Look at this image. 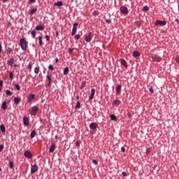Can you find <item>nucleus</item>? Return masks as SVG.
<instances>
[{
  "mask_svg": "<svg viewBox=\"0 0 179 179\" xmlns=\"http://www.w3.org/2000/svg\"><path fill=\"white\" fill-rule=\"evenodd\" d=\"M20 45L22 50L25 51L27 48V43L26 42L24 38H22L20 41Z\"/></svg>",
  "mask_w": 179,
  "mask_h": 179,
  "instance_id": "f257e3e1",
  "label": "nucleus"
},
{
  "mask_svg": "<svg viewBox=\"0 0 179 179\" xmlns=\"http://www.w3.org/2000/svg\"><path fill=\"white\" fill-rule=\"evenodd\" d=\"M38 111V108L37 106H34L31 109H29V114H31L33 116H35Z\"/></svg>",
  "mask_w": 179,
  "mask_h": 179,
  "instance_id": "f03ea898",
  "label": "nucleus"
},
{
  "mask_svg": "<svg viewBox=\"0 0 179 179\" xmlns=\"http://www.w3.org/2000/svg\"><path fill=\"white\" fill-rule=\"evenodd\" d=\"M120 12L124 15H127L129 13L127 7H125V6H122V7H120Z\"/></svg>",
  "mask_w": 179,
  "mask_h": 179,
  "instance_id": "7ed1b4c3",
  "label": "nucleus"
},
{
  "mask_svg": "<svg viewBox=\"0 0 179 179\" xmlns=\"http://www.w3.org/2000/svg\"><path fill=\"white\" fill-rule=\"evenodd\" d=\"M24 155L28 158V159H32L33 158V155L31 154V152L29 150H27L24 152Z\"/></svg>",
  "mask_w": 179,
  "mask_h": 179,
  "instance_id": "20e7f679",
  "label": "nucleus"
},
{
  "mask_svg": "<svg viewBox=\"0 0 179 179\" xmlns=\"http://www.w3.org/2000/svg\"><path fill=\"white\" fill-rule=\"evenodd\" d=\"M92 39V33H89L88 34H86L85 35V40L87 41V42H90Z\"/></svg>",
  "mask_w": 179,
  "mask_h": 179,
  "instance_id": "39448f33",
  "label": "nucleus"
},
{
  "mask_svg": "<svg viewBox=\"0 0 179 179\" xmlns=\"http://www.w3.org/2000/svg\"><path fill=\"white\" fill-rule=\"evenodd\" d=\"M155 25L156 26H165L166 25V21H160V20H157V21H156L155 22Z\"/></svg>",
  "mask_w": 179,
  "mask_h": 179,
  "instance_id": "423d86ee",
  "label": "nucleus"
},
{
  "mask_svg": "<svg viewBox=\"0 0 179 179\" xmlns=\"http://www.w3.org/2000/svg\"><path fill=\"white\" fill-rule=\"evenodd\" d=\"M78 26V23H75L73 24V30H72V34H71L72 36H74L76 34Z\"/></svg>",
  "mask_w": 179,
  "mask_h": 179,
  "instance_id": "0eeeda50",
  "label": "nucleus"
},
{
  "mask_svg": "<svg viewBox=\"0 0 179 179\" xmlns=\"http://www.w3.org/2000/svg\"><path fill=\"white\" fill-rule=\"evenodd\" d=\"M38 166L36 164H34L31 166V173H35L38 171Z\"/></svg>",
  "mask_w": 179,
  "mask_h": 179,
  "instance_id": "6e6552de",
  "label": "nucleus"
},
{
  "mask_svg": "<svg viewBox=\"0 0 179 179\" xmlns=\"http://www.w3.org/2000/svg\"><path fill=\"white\" fill-rule=\"evenodd\" d=\"M152 59H153V61L157 62H159L161 61V58L159 56H157L155 55H153L152 56Z\"/></svg>",
  "mask_w": 179,
  "mask_h": 179,
  "instance_id": "1a4fd4ad",
  "label": "nucleus"
},
{
  "mask_svg": "<svg viewBox=\"0 0 179 179\" xmlns=\"http://www.w3.org/2000/svg\"><path fill=\"white\" fill-rule=\"evenodd\" d=\"M23 123L25 126L28 127L29 124V120L27 117H24L23 118Z\"/></svg>",
  "mask_w": 179,
  "mask_h": 179,
  "instance_id": "9d476101",
  "label": "nucleus"
},
{
  "mask_svg": "<svg viewBox=\"0 0 179 179\" xmlns=\"http://www.w3.org/2000/svg\"><path fill=\"white\" fill-rule=\"evenodd\" d=\"M47 80H48V87H50V85H51V84H52V83H51V81H52V76L51 75H50V74H48V76H47Z\"/></svg>",
  "mask_w": 179,
  "mask_h": 179,
  "instance_id": "9b49d317",
  "label": "nucleus"
},
{
  "mask_svg": "<svg viewBox=\"0 0 179 179\" xmlns=\"http://www.w3.org/2000/svg\"><path fill=\"white\" fill-rule=\"evenodd\" d=\"M98 125L96 123H92L90 124V128L92 129V130H95L96 128H97Z\"/></svg>",
  "mask_w": 179,
  "mask_h": 179,
  "instance_id": "f8f14e48",
  "label": "nucleus"
},
{
  "mask_svg": "<svg viewBox=\"0 0 179 179\" xmlns=\"http://www.w3.org/2000/svg\"><path fill=\"white\" fill-rule=\"evenodd\" d=\"M113 106L118 107L121 104V101L120 100H115L113 101Z\"/></svg>",
  "mask_w": 179,
  "mask_h": 179,
  "instance_id": "ddd939ff",
  "label": "nucleus"
},
{
  "mask_svg": "<svg viewBox=\"0 0 179 179\" xmlns=\"http://www.w3.org/2000/svg\"><path fill=\"white\" fill-rule=\"evenodd\" d=\"M95 92H96V90L94 89H92L91 90V96H90V99H89L90 101L94 99V96L95 95Z\"/></svg>",
  "mask_w": 179,
  "mask_h": 179,
  "instance_id": "4468645a",
  "label": "nucleus"
},
{
  "mask_svg": "<svg viewBox=\"0 0 179 179\" xmlns=\"http://www.w3.org/2000/svg\"><path fill=\"white\" fill-rule=\"evenodd\" d=\"M121 91H122V86L121 85H118L116 87V92H117V94H120L121 93Z\"/></svg>",
  "mask_w": 179,
  "mask_h": 179,
  "instance_id": "2eb2a0df",
  "label": "nucleus"
},
{
  "mask_svg": "<svg viewBox=\"0 0 179 179\" xmlns=\"http://www.w3.org/2000/svg\"><path fill=\"white\" fill-rule=\"evenodd\" d=\"M15 62V59L13 58H11L8 62V65L10 66L11 67L13 66V64Z\"/></svg>",
  "mask_w": 179,
  "mask_h": 179,
  "instance_id": "dca6fc26",
  "label": "nucleus"
},
{
  "mask_svg": "<svg viewBox=\"0 0 179 179\" xmlns=\"http://www.w3.org/2000/svg\"><path fill=\"white\" fill-rule=\"evenodd\" d=\"M36 31H43L44 30V26L43 25H38L36 27Z\"/></svg>",
  "mask_w": 179,
  "mask_h": 179,
  "instance_id": "f3484780",
  "label": "nucleus"
},
{
  "mask_svg": "<svg viewBox=\"0 0 179 179\" xmlns=\"http://www.w3.org/2000/svg\"><path fill=\"white\" fill-rule=\"evenodd\" d=\"M120 62L122 65H123L125 68H127V63L124 59H121Z\"/></svg>",
  "mask_w": 179,
  "mask_h": 179,
  "instance_id": "a211bd4d",
  "label": "nucleus"
},
{
  "mask_svg": "<svg viewBox=\"0 0 179 179\" xmlns=\"http://www.w3.org/2000/svg\"><path fill=\"white\" fill-rule=\"evenodd\" d=\"M55 150V143H52L51 147L50 148V152H53Z\"/></svg>",
  "mask_w": 179,
  "mask_h": 179,
  "instance_id": "6ab92c4d",
  "label": "nucleus"
},
{
  "mask_svg": "<svg viewBox=\"0 0 179 179\" xmlns=\"http://www.w3.org/2000/svg\"><path fill=\"white\" fill-rule=\"evenodd\" d=\"M35 99V95L34 94H31L29 97V101L28 102L30 103L34 99Z\"/></svg>",
  "mask_w": 179,
  "mask_h": 179,
  "instance_id": "aec40b11",
  "label": "nucleus"
},
{
  "mask_svg": "<svg viewBox=\"0 0 179 179\" xmlns=\"http://www.w3.org/2000/svg\"><path fill=\"white\" fill-rule=\"evenodd\" d=\"M14 101H15V103L16 105H18L19 103L21 101V99H20V98L15 97V98L14 99Z\"/></svg>",
  "mask_w": 179,
  "mask_h": 179,
  "instance_id": "412c9836",
  "label": "nucleus"
},
{
  "mask_svg": "<svg viewBox=\"0 0 179 179\" xmlns=\"http://www.w3.org/2000/svg\"><path fill=\"white\" fill-rule=\"evenodd\" d=\"M54 5L55 6H63V3H62V1H57L56 3H54Z\"/></svg>",
  "mask_w": 179,
  "mask_h": 179,
  "instance_id": "4be33fe9",
  "label": "nucleus"
},
{
  "mask_svg": "<svg viewBox=\"0 0 179 179\" xmlns=\"http://www.w3.org/2000/svg\"><path fill=\"white\" fill-rule=\"evenodd\" d=\"M133 56L136 58L140 56V53L138 51H134L133 52Z\"/></svg>",
  "mask_w": 179,
  "mask_h": 179,
  "instance_id": "5701e85b",
  "label": "nucleus"
},
{
  "mask_svg": "<svg viewBox=\"0 0 179 179\" xmlns=\"http://www.w3.org/2000/svg\"><path fill=\"white\" fill-rule=\"evenodd\" d=\"M1 108L3 110H6L7 109V103L6 102H3L1 105Z\"/></svg>",
  "mask_w": 179,
  "mask_h": 179,
  "instance_id": "b1692460",
  "label": "nucleus"
},
{
  "mask_svg": "<svg viewBox=\"0 0 179 179\" xmlns=\"http://www.w3.org/2000/svg\"><path fill=\"white\" fill-rule=\"evenodd\" d=\"M38 41H39V45L40 46H42L43 45V38L41 36H39L38 37Z\"/></svg>",
  "mask_w": 179,
  "mask_h": 179,
  "instance_id": "393cba45",
  "label": "nucleus"
},
{
  "mask_svg": "<svg viewBox=\"0 0 179 179\" xmlns=\"http://www.w3.org/2000/svg\"><path fill=\"white\" fill-rule=\"evenodd\" d=\"M69 68H68V67H66V68L64 69V74L65 76H66V75L69 73Z\"/></svg>",
  "mask_w": 179,
  "mask_h": 179,
  "instance_id": "a878e982",
  "label": "nucleus"
},
{
  "mask_svg": "<svg viewBox=\"0 0 179 179\" xmlns=\"http://www.w3.org/2000/svg\"><path fill=\"white\" fill-rule=\"evenodd\" d=\"M37 8H33V10H31V13H30V15H34L36 12H37Z\"/></svg>",
  "mask_w": 179,
  "mask_h": 179,
  "instance_id": "bb28decb",
  "label": "nucleus"
},
{
  "mask_svg": "<svg viewBox=\"0 0 179 179\" xmlns=\"http://www.w3.org/2000/svg\"><path fill=\"white\" fill-rule=\"evenodd\" d=\"M0 129L3 133H4L6 131V127L3 124L1 125Z\"/></svg>",
  "mask_w": 179,
  "mask_h": 179,
  "instance_id": "cd10ccee",
  "label": "nucleus"
},
{
  "mask_svg": "<svg viewBox=\"0 0 179 179\" xmlns=\"http://www.w3.org/2000/svg\"><path fill=\"white\" fill-rule=\"evenodd\" d=\"M110 118L113 121H117V118L115 115H111Z\"/></svg>",
  "mask_w": 179,
  "mask_h": 179,
  "instance_id": "c85d7f7f",
  "label": "nucleus"
},
{
  "mask_svg": "<svg viewBox=\"0 0 179 179\" xmlns=\"http://www.w3.org/2000/svg\"><path fill=\"white\" fill-rule=\"evenodd\" d=\"M35 136H36V131L34 130V131L31 133L30 136H31V138H33L35 137Z\"/></svg>",
  "mask_w": 179,
  "mask_h": 179,
  "instance_id": "c756f323",
  "label": "nucleus"
},
{
  "mask_svg": "<svg viewBox=\"0 0 179 179\" xmlns=\"http://www.w3.org/2000/svg\"><path fill=\"white\" fill-rule=\"evenodd\" d=\"M31 36H32L33 38H36V33L35 31H32L31 33Z\"/></svg>",
  "mask_w": 179,
  "mask_h": 179,
  "instance_id": "7c9ffc66",
  "label": "nucleus"
},
{
  "mask_svg": "<svg viewBox=\"0 0 179 179\" xmlns=\"http://www.w3.org/2000/svg\"><path fill=\"white\" fill-rule=\"evenodd\" d=\"M9 73H10L9 77H10V80H13V77H14L13 72L10 71Z\"/></svg>",
  "mask_w": 179,
  "mask_h": 179,
  "instance_id": "2f4dec72",
  "label": "nucleus"
},
{
  "mask_svg": "<svg viewBox=\"0 0 179 179\" xmlns=\"http://www.w3.org/2000/svg\"><path fill=\"white\" fill-rule=\"evenodd\" d=\"M39 71H40V69H39L38 67L35 68V69H34V73H35L36 74H38V73H39Z\"/></svg>",
  "mask_w": 179,
  "mask_h": 179,
  "instance_id": "473e14b6",
  "label": "nucleus"
},
{
  "mask_svg": "<svg viewBox=\"0 0 179 179\" xmlns=\"http://www.w3.org/2000/svg\"><path fill=\"white\" fill-rule=\"evenodd\" d=\"M6 94L8 96H11L13 94V93L10 90H6Z\"/></svg>",
  "mask_w": 179,
  "mask_h": 179,
  "instance_id": "72a5a7b5",
  "label": "nucleus"
},
{
  "mask_svg": "<svg viewBox=\"0 0 179 179\" xmlns=\"http://www.w3.org/2000/svg\"><path fill=\"white\" fill-rule=\"evenodd\" d=\"M99 15V11H96V10L93 11V15L94 16H98Z\"/></svg>",
  "mask_w": 179,
  "mask_h": 179,
  "instance_id": "f704fd0d",
  "label": "nucleus"
},
{
  "mask_svg": "<svg viewBox=\"0 0 179 179\" xmlns=\"http://www.w3.org/2000/svg\"><path fill=\"white\" fill-rule=\"evenodd\" d=\"M15 89L18 91L20 90V86L19 84H16L15 86Z\"/></svg>",
  "mask_w": 179,
  "mask_h": 179,
  "instance_id": "c9c22d12",
  "label": "nucleus"
},
{
  "mask_svg": "<svg viewBox=\"0 0 179 179\" xmlns=\"http://www.w3.org/2000/svg\"><path fill=\"white\" fill-rule=\"evenodd\" d=\"M85 85H86V83H85V82H83V83H82V85H81L80 89H81V90H83V88L85 87Z\"/></svg>",
  "mask_w": 179,
  "mask_h": 179,
  "instance_id": "e433bc0d",
  "label": "nucleus"
},
{
  "mask_svg": "<svg viewBox=\"0 0 179 179\" xmlns=\"http://www.w3.org/2000/svg\"><path fill=\"white\" fill-rule=\"evenodd\" d=\"M76 109H79L80 108V103L79 101L77 102L76 106Z\"/></svg>",
  "mask_w": 179,
  "mask_h": 179,
  "instance_id": "4c0bfd02",
  "label": "nucleus"
},
{
  "mask_svg": "<svg viewBox=\"0 0 179 179\" xmlns=\"http://www.w3.org/2000/svg\"><path fill=\"white\" fill-rule=\"evenodd\" d=\"M143 10H144V11H148V10H149V7H148V6H145L143 7Z\"/></svg>",
  "mask_w": 179,
  "mask_h": 179,
  "instance_id": "58836bf2",
  "label": "nucleus"
},
{
  "mask_svg": "<svg viewBox=\"0 0 179 179\" xmlns=\"http://www.w3.org/2000/svg\"><path fill=\"white\" fill-rule=\"evenodd\" d=\"M10 169H13V167H14V164H13V162H10Z\"/></svg>",
  "mask_w": 179,
  "mask_h": 179,
  "instance_id": "ea45409f",
  "label": "nucleus"
},
{
  "mask_svg": "<svg viewBox=\"0 0 179 179\" xmlns=\"http://www.w3.org/2000/svg\"><path fill=\"white\" fill-rule=\"evenodd\" d=\"M12 51H13V50H12V48H8L7 49V53H8V54L10 53Z\"/></svg>",
  "mask_w": 179,
  "mask_h": 179,
  "instance_id": "a19ab883",
  "label": "nucleus"
},
{
  "mask_svg": "<svg viewBox=\"0 0 179 179\" xmlns=\"http://www.w3.org/2000/svg\"><path fill=\"white\" fill-rule=\"evenodd\" d=\"M48 68L51 71H54L55 70L54 66L52 65H50Z\"/></svg>",
  "mask_w": 179,
  "mask_h": 179,
  "instance_id": "79ce46f5",
  "label": "nucleus"
},
{
  "mask_svg": "<svg viewBox=\"0 0 179 179\" xmlns=\"http://www.w3.org/2000/svg\"><path fill=\"white\" fill-rule=\"evenodd\" d=\"M149 91H150V92L152 94L154 93V90H153L152 87H150V88L149 89Z\"/></svg>",
  "mask_w": 179,
  "mask_h": 179,
  "instance_id": "37998d69",
  "label": "nucleus"
},
{
  "mask_svg": "<svg viewBox=\"0 0 179 179\" xmlns=\"http://www.w3.org/2000/svg\"><path fill=\"white\" fill-rule=\"evenodd\" d=\"M45 38L46 39V41H47L48 42L50 41V36H49L46 35L45 37Z\"/></svg>",
  "mask_w": 179,
  "mask_h": 179,
  "instance_id": "c03bdc74",
  "label": "nucleus"
},
{
  "mask_svg": "<svg viewBox=\"0 0 179 179\" xmlns=\"http://www.w3.org/2000/svg\"><path fill=\"white\" fill-rule=\"evenodd\" d=\"M28 69L30 70V71H31V69H32V65H31V64H29L28 65Z\"/></svg>",
  "mask_w": 179,
  "mask_h": 179,
  "instance_id": "a18cd8bd",
  "label": "nucleus"
},
{
  "mask_svg": "<svg viewBox=\"0 0 179 179\" xmlns=\"http://www.w3.org/2000/svg\"><path fill=\"white\" fill-rule=\"evenodd\" d=\"M3 148H4V146L3 145H0V153L3 150Z\"/></svg>",
  "mask_w": 179,
  "mask_h": 179,
  "instance_id": "49530a36",
  "label": "nucleus"
},
{
  "mask_svg": "<svg viewBox=\"0 0 179 179\" xmlns=\"http://www.w3.org/2000/svg\"><path fill=\"white\" fill-rule=\"evenodd\" d=\"M73 48H70L69 50V52L71 55L73 53Z\"/></svg>",
  "mask_w": 179,
  "mask_h": 179,
  "instance_id": "de8ad7c7",
  "label": "nucleus"
},
{
  "mask_svg": "<svg viewBox=\"0 0 179 179\" xmlns=\"http://www.w3.org/2000/svg\"><path fill=\"white\" fill-rule=\"evenodd\" d=\"M80 35H76V36H75V38H76V40H78V39L80 38Z\"/></svg>",
  "mask_w": 179,
  "mask_h": 179,
  "instance_id": "09e8293b",
  "label": "nucleus"
},
{
  "mask_svg": "<svg viewBox=\"0 0 179 179\" xmlns=\"http://www.w3.org/2000/svg\"><path fill=\"white\" fill-rule=\"evenodd\" d=\"M107 24H110L111 23L110 20H106Z\"/></svg>",
  "mask_w": 179,
  "mask_h": 179,
  "instance_id": "8fccbe9b",
  "label": "nucleus"
},
{
  "mask_svg": "<svg viewBox=\"0 0 179 179\" xmlns=\"http://www.w3.org/2000/svg\"><path fill=\"white\" fill-rule=\"evenodd\" d=\"M30 3H34L36 0H29Z\"/></svg>",
  "mask_w": 179,
  "mask_h": 179,
  "instance_id": "3c124183",
  "label": "nucleus"
},
{
  "mask_svg": "<svg viewBox=\"0 0 179 179\" xmlns=\"http://www.w3.org/2000/svg\"><path fill=\"white\" fill-rule=\"evenodd\" d=\"M3 81L2 80H0V87H3Z\"/></svg>",
  "mask_w": 179,
  "mask_h": 179,
  "instance_id": "603ef678",
  "label": "nucleus"
},
{
  "mask_svg": "<svg viewBox=\"0 0 179 179\" xmlns=\"http://www.w3.org/2000/svg\"><path fill=\"white\" fill-rule=\"evenodd\" d=\"M93 163H94L95 165H97V164H98L97 161L95 160V159L93 160Z\"/></svg>",
  "mask_w": 179,
  "mask_h": 179,
  "instance_id": "864d4df0",
  "label": "nucleus"
},
{
  "mask_svg": "<svg viewBox=\"0 0 179 179\" xmlns=\"http://www.w3.org/2000/svg\"><path fill=\"white\" fill-rule=\"evenodd\" d=\"M121 150H122L123 152H125V148H124V147H122Z\"/></svg>",
  "mask_w": 179,
  "mask_h": 179,
  "instance_id": "5fc2aeb1",
  "label": "nucleus"
},
{
  "mask_svg": "<svg viewBox=\"0 0 179 179\" xmlns=\"http://www.w3.org/2000/svg\"><path fill=\"white\" fill-rule=\"evenodd\" d=\"M122 175L126 177L127 176V173L126 172H122Z\"/></svg>",
  "mask_w": 179,
  "mask_h": 179,
  "instance_id": "6e6d98bb",
  "label": "nucleus"
},
{
  "mask_svg": "<svg viewBox=\"0 0 179 179\" xmlns=\"http://www.w3.org/2000/svg\"><path fill=\"white\" fill-rule=\"evenodd\" d=\"M176 63L179 64V57H176Z\"/></svg>",
  "mask_w": 179,
  "mask_h": 179,
  "instance_id": "4d7b16f0",
  "label": "nucleus"
},
{
  "mask_svg": "<svg viewBox=\"0 0 179 179\" xmlns=\"http://www.w3.org/2000/svg\"><path fill=\"white\" fill-rule=\"evenodd\" d=\"M175 22H176V23L179 24V20L178 18H176V20H175Z\"/></svg>",
  "mask_w": 179,
  "mask_h": 179,
  "instance_id": "13d9d810",
  "label": "nucleus"
},
{
  "mask_svg": "<svg viewBox=\"0 0 179 179\" xmlns=\"http://www.w3.org/2000/svg\"><path fill=\"white\" fill-rule=\"evenodd\" d=\"M2 52V46L0 44V53Z\"/></svg>",
  "mask_w": 179,
  "mask_h": 179,
  "instance_id": "bf43d9fd",
  "label": "nucleus"
},
{
  "mask_svg": "<svg viewBox=\"0 0 179 179\" xmlns=\"http://www.w3.org/2000/svg\"><path fill=\"white\" fill-rule=\"evenodd\" d=\"M55 62H56V63H58V62H59V59L57 58V59H55Z\"/></svg>",
  "mask_w": 179,
  "mask_h": 179,
  "instance_id": "052dcab7",
  "label": "nucleus"
},
{
  "mask_svg": "<svg viewBox=\"0 0 179 179\" xmlns=\"http://www.w3.org/2000/svg\"><path fill=\"white\" fill-rule=\"evenodd\" d=\"M1 87H0V92H1Z\"/></svg>",
  "mask_w": 179,
  "mask_h": 179,
  "instance_id": "680f3d73",
  "label": "nucleus"
},
{
  "mask_svg": "<svg viewBox=\"0 0 179 179\" xmlns=\"http://www.w3.org/2000/svg\"><path fill=\"white\" fill-rule=\"evenodd\" d=\"M15 67H17V65H16V64L15 65Z\"/></svg>",
  "mask_w": 179,
  "mask_h": 179,
  "instance_id": "e2e57ef3",
  "label": "nucleus"
},
{
  "mask_svg": "<svg viewBox=\"0 0 179 179\" xmlns=\"http://www.w3.org/2000/svg\"><path fill=\"white\" fill-rule=\"evenodd\" d=\"M77 99H79V97H78V96H77Z\"/></svg>",
  "mask_w": 179,
  "mask_h": 179,
  "instance_id": "0e129e2a",
  "label": "nucleus"
},
{
  "mask_svg": "<svg viewBox=\"0 0 179 179\" xmlns=\"http://www.w3.org/2000/svg\"><path fill=\"white\" fill-rule=\"evenodd\" d=\"M0 171H1V169L0 168Z\"/></svg>",
  "mask_w": 179,
  "mask_h": 179,
  "instance_id": "69168bd1",
  "label": "nucleus"
},
{
  "mask_svg": "<svg viewBox=\"0 0 179 179\" xmlns=\"http://www.w3.org/2000/svg\"><path fill=\"white\" fill-rule=\"evenodd\" d=\"M10 179H13V178H10Z\"/></svg>",
  "mask_w": 179,
  "mask_h": 179,
  "instance_id": "338daca9",
  "label": "nucleus"
},
{
  "mask_svg": "<svg viewBox=\"0 0 179 179\" xmlns=\"http://www.w3.org/2000/svg\"><path fill=\"white\" fill-rule=\"evenodd\" d=\"M74 179H77V178H74Z\"/></svg>",
  "mask_w": 179,
  "mask_h": 179,
  "instance_id": "774afa93",
  "label": "nucleus"
}]
</instances>
